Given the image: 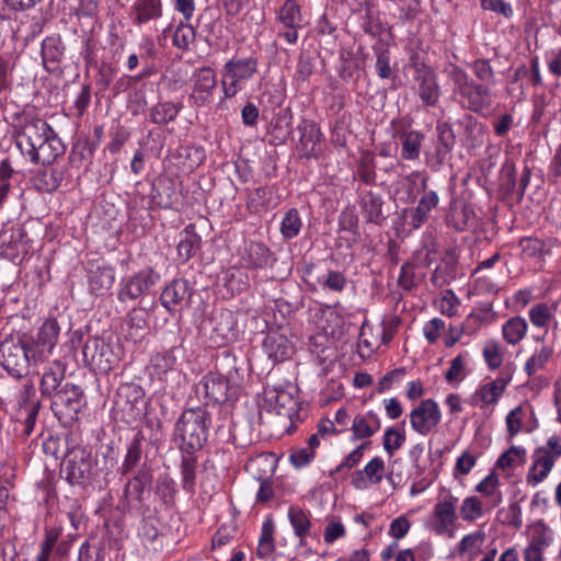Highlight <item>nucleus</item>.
Returning <instances> with one entry per match:
<instances>
[{"mask_svg":"<svg viewBox=\"0 0 561 561\" xmlns=\"http://www.w3.org/2000/svg\"><path fill=\"white\" fill-rule=\"evenodd\" d=\"M159 279L160 275L153 268L140 270L124 280L117 293V299L122 302L136 300L149 294Z\"/></svg>","mask_w":561,"mask_h":561,"instance_id":"obj_15","label":"nucleus"},{"mask_svg":"<svg viewBox=\"0 0 561 561\" xmlns=\"http://www.w3.org/2000/svg\"><path fill=\"white\" fill-rule=\"evenodd\" d=\"M94 465L91 450L82 446L72 447L68 450L64 462L67 481L71 485L89 484L94 476Z\"/></svg>","mask_w":561,"mask_h":561,"instance_id":"obj_8","label":"nucleus"},{"mask_svg":"<svg viewBox=\"0 0 561 561\" xmlns=\"http://www.w3.org/2000/svg\"><path fill=\"white\" fill-rule=\"evenodd\" d=\"M527 332V322L522 317L508 319L502 327L504 340L512 345L519 343Z\"/></svg>","mask_w":561,"mask_h":561,"instance_id":"obj_42","label":"nucleus"},{"mask_svg":"<svg viewBox=\"0 0 561 561\" xmlns=\"http://www.w3.org/2000/svg\"><path fill=\"white\" fill-rule=\"evenodd\" d=\"M552 318L551 308L546 304H536L529 309V319L537 328L547 327Z\"/></svg>","mask_w":561,"mask_h":561,"instance_id":"obj_62","label":"nucleus"},{"mask_svg":"<svg viewBox=\"0 0 561 561\" xmlns=\"http://www.w3.org/2000/svg\"><path fill=\"white\" fill-rule=\"evenodd\" d=\"M82 355L84 364L100 374H107L121 360L119 350L99 336L89 337L84 342Z\"/></svg>","mask_w":561,"mask_h":561,"instance_id":"obj_5","label":"nucleus"},{"mask_svg":"<svg viewBox=\"0 0 561 561\" xmlns=\"http://www.w3.org/2000/svg\"><path fill=\"white\" fill-rule=\"evenodd\" d=\"M66 366L60 360H54L44 371L39 390L44 397H55L58 387L65 378Z\"/></svg>","mask_w":561,"mask_h":561,"instance_id":"obj_31","label":"nucleus"},{"mask_svg":"<svg viewBox=\"0 0 561 561\" xmlns=\"http://www.w3.org/2000/svg\"><path fill=\"white\" fill-rule=\"evenodd\" d=\"M556 239L542 240L537 237H523L518 241L523 259H540L550 254Z\"/></svg>","mask_w":561,"mask_h":561,"instance_id":"obj_32","label":"nucleus"},{"mask_svg":"<svg viewBox=\"0 0 561 561\" xmlns=\"http://www.w3.org/2000/svg\"><path fill=\"white\" fill-rule=\"evenodd\" d=\"M288 519L294 528L295 535L301 540L309 534L311 522L307 513L299 506H290L288 510Z\"/></svg>","mask_w":561,"mask_h":561,"instance_id":"obj_46","label":"nucleus"},{"mask_svg":"<svg viewBox=\"0 0 561 561\" xmlns=\"http://www.w3.org/2000/svg\"><path fill=\"white\" fill-rule=\"evenodd\" d=\"M136 23L144 24L157 20L162 14L161 0H138L135 3Z\"/></svg>","mask_w":561,"mask_h":561,"instance_id":"obj_39","label":"nucleus"},{"mask_svg":"<svg viewBox=\"0 0 561 561\" xmlns=\"http://www.w3.org/2000/svg\"><path fill=\"white\" fill-rule=\"evenodd\" d=\"M182 488L192 493L195 490L197 459L194 454H183L181 459Z\"/></svg>","mask_w":561,"mask_h":561,"instance_id":"obj_43","label":"nucleus"},{"mask_svg":"<svg viewBox=\"0 0 561 561\" xmlns=\"http://www.w3.org/2000/svg\"><path fill=\"white\" fill-rule=\"evenodd\" d=\"M277 19L284 27L299 28L302 16L297 1L286 0L279 8Z\"/></svg>","mask_w":561,"mask_h":561,"instance_id":"obj_41","label":"nucleus"},{"mask_svg":"<svg viewBox=\"0 0 561 561\" xmlns=\"http://www.w3.org/2000/svg\"><path fill=\"white\" fill-rule=\"evenodd\" d=\"M409 417L412 430L419 435L426 436L437 427L442 413L435 400L425 399L410 412Z\"/></svg>","mask_w":561,"mask_h":561,"instance_id":"obj_17","label":"nucleus"},{"mask_svg":"<svg viewBox=\"0 0 561 561\" xmlns=\"http://www.w3.org/2000/svg\"><path fill=\"white\" fill-rule=\"evenodd\" d=\"M211 415L205 407L185 409L175 423L174 442L182 454H195L207 442Z\"/></svg>","mask_w":561,"mask_h":561,"instance_id":"obj_2","label":"nucleus"},{"mask_svg":"<svg viewBox=\"0 0 561 561\" xmlns=\"http://www.w3.org/2000/svg\"><path fill=\"white\" fill-rule=\"evenodd\" d=\"M553 457L545 447H539L534 453V462L527 474V483L533 486L542 482L554 466Z\"/></svg>","mask_w":561,"mask_h":561,"instance_id":"obj_28","label":"nucleus"},{"mask_svg":"<svg viewBox=\"0 0 561 561\" xmlns=\"http://www.w3.org/2000/svg\"><path fill=\"white\" fill-rule=\"evenodd\" d=\"M105 542L95 537L89 538L80 548V561H104Z\"/></svg>","mask_w":561,"mask_h":561,"instance_id":"obj_47","label":"nucleus"},{"mask_svg":"<svg viewBox=\"0 0 561 561\" xmlns=\"http://www.w3.org/2000/svg\"><path fill=\"white\" fill-rule=\"evenodd\" d=\"M405 442L404 431L391 426L386 428L382 437V446L389 457H392Z\"/></svg>","mask_w":561,"mask_h":561,"instance_id":"obj_51","label":"nucleus"},{"mask_svg":"<svg viewBox=\"0 0 561 561\" xmlns=\"http://www.w3.org/2000/svg\"><path fill=\"white\" fill-rule=\"evenodd\" d=\"M482 354L490 370L497 369L503 363V354L499 343L495 341H486Z\"/></svg>","mask_w":561,"mask_h":561,"instance_id":"obj_58","label":"nucleus"},{"mask_svg":"<svg viewBox=\"0 0 561 561\" xmlns=\"http://www.w3.org/2000/svg\"><path fill=\"white\" fill-rule=\"evenodd\" d=\"M381 427V420L377 412L358 413L352 422V439L364 440L375 435Z\"/></svg>","mask_w":561,"mask_h":561,"instance_id":"obj_26","label":"nucleus"},{"mask_svg":"<svg viewBox=\"0 0 561 561\" xmlns=\"http://www.w3.org/2000/svg\"><path fill=\"white\" fill-rule=\"evenodd\" d=\"M457 257L453 250H447L443 259V265H438L432 276L433 286L440 288L448 285L456 277Z\"/></svg>","mask_w":561,"mask_h":561,"instance_id":"obj_34","label":"nucleus"},{"mask_svg":"<svg viewBox=\"0 0 561 561\" xmlns=\"http://www.w3.org/2000/svg\"><path fill=\"white\" fill-rule=\"evenodd\" d=\"M33 359L22 336L14 340L7 337L0 344V365L13 378L21 379L27 376Z\"/></svg>","mask_w":561,"mask_h":561,"instance_id":"obj_6","label":"nucleus"},{"mask_svg":"<svg viewBox=\"0 0 561 561\" xmlns=\"http://www.w3.org/2000/svg\"><path fill=\"white\" fill-rule=\"evenodd\" d=\"M401 140V158L407 161H414L420 158L425 135L421 130L410 129L398 131Z\"/></svg>","mask_w":561,"mask_h":561,"instance_id":"obj_30","label":"nucleus"},{"mask_svg":"<svg viewBox=\"0 0 561 561\" xmlns=\"http://www.w3.org/2000/svg\"><path fill=\"white\" fill-rule=\"evenodd\" d=\"M16 128V146L23 156H27L35 147L43 145L54 130L50 125L39 117L24 115L22 123Z\"/></svg>","mask_w":561,"mask_h":561,"instance_id":"obj_9","label":"nucleus"},{"mask_svg":"<svg viewBox=\"0 0 561 561\" xmlns=\"http://www.w3.org/2000/svg\"><path fill=\"white\" fill-rule=\"evenodd\" d=\"M197 392H203L208 402H225L229 398V381L220 374L209 373L198 383Z\"/></svg>","mask_w":561,"mask_h":561,"instance_id":"obj_19","label":"nucleus"},{"mask_svg":"<svg viewBox=\"0 0 561 561\" xmlns=\"http://www.w3.org/2000/svg\"><path fill=\"white\" fill-rule=\"evenodd\" d=\"M499 477L495 472H491L482 481L476 485V491L486 496H492V506H497L502 502V494L497 491Z\"/></svg>","mask_w":561,"mask_h":561,"instance_id":"obj_52","label":"nucleus"},{"mask_svg":"<svg viewBox=\"0 0 561 561\" xmlns=\"http://www.w3.org/2000/svg\"><path fill=\"white\" fill-rule=\"evenodd\" d=\"M385 471V461L380 457H374L366 463L363 470H357L352 477V485L356 490H365L368 485L379 484Z\"/></svg>","mask_w":561,"mask_h":561,"instance_id":"obj_25","label":"nucleus"},{"mask_svg":"<svg viewBox=\"0 0 561 561\" xmlns=\"http://www.w3.org/2000/svg\"><path fill=\"white\" fill-rule=\"evenodd\" d=\"M293 131V113L289 107L280 108L272 118L270 135L279 144L284 142Z\"/></svg>","mask_w":561,"mask_h":561,"instance_id":"obj_33","label":"nucleus"},{"mask_svg":"<svg viewBox=\"0 0 561 561\" xmlns=\"http://www.w3.org/2000/svg\"><path fill=\"white\" fill-rule=\"evenodd\" d=\"M410 62L415 70L416 92L422 103L426 106L436 105L440 95L436 72L424 62L415 61L414 57L410 58Z\"/></svg>","mask_w":561,"mask_h":561,"instance_id":"obj_16","label":"nucleus"},{"mask_svg":"<svg viewBox=\"0 0 561 561\" xmlns=\"http://www.w3.org/2000/svg\"><path fill=\"white\" fill-rule=\"evenodd\" d=\"M272 199V191L268 186H259L249 192L247 207L251 213H260L266 208Z\"/></svg>","mask_w":561,"mask_h":561,"instance_id":"obj_48","label":"nucleus"},{"mask_svg":"<svg viewBox=\"0 0 561 561\" xmlns=\"http://www.w3.org/2000/svg\"><path fill=\"white\" fill-rule=\"evenodd\" d=\"M274 522L272 517H267L262 525V530L259 538L257 554L260 558L268 557L274 552Z\"/></svg>","mask_w":561,"mask_h":561,"instance_id":"obj_44","label":"nucleus"},{"mask_svg":"<svg viewBox=\"0 0 561 561\" xmlns=\"http://www.w3.org/2000/svg\"><path fill=\"white\" fill-rule=\"evenodd\" d=\"M302 222L296 208L289 209L280 224V233L285 239H293L298 236Z\"/></svg>","mask_w":561,"mask_h":561,"instance_id":"obj_53","label":"nucleus"},{"mask_svg":"<svg viewBox=\"0 0 561 561\" xmlns=\"http://www.w3.org/2000/svg\"><path fill=\"white\" fill-rule=\"evenodd\" d=\"M151 363L152 374L162 380L169 371L174 369L176 357L172 351L158 353L153 356Z\"/></svg>","mask_w":561,"mask_h":561,"instance_id":"obj_49","label":"nucleus"},{"mask_svg":"<svg viewBox=\"0 0 561 561\" xmlns=\"http://www.w3.org/2000/svg\"><path fill=\"white\" fill-rule=\"evenodd\" d=\"M263 347L267 356L274 362H283L289 358L293 353L291 343L278 332H270L264 339Z\"/></svg>","mask_w":561,"mask_h":561,"instance_id":"obj_29","label":"nucleus"},{"mask_svg":"<svg viewBox=\"0 0 561 561\" xmlns=\"http://www.w3.org/2000/svg\"><path fill=\"white\" fill-rule=\"evenodd\" d=\"M436 133L437 140L434 150L425 154L427 167L435 172L439 171L451 160V152L456 145V136L449 123H438L436 125Z\"/></svg>","mask_w":561,"mask_h":561,"instance_id":"obj_14","label":"nucleus"},{"mask_svg":"<svg viewBox=\"0 0 561 561\" xmlns=\"http://www.w3.org/2000/svg\"><path fill=\"white\" fill-rule=\"evenodd\" d=\"M468 357L467 353H462L457 355L451 359L450 366L445 373V380L448 383L460 382L466 377V359Z\"/></svg>","mask_w":561,"mask_h":561,"instance_id":"obj_57","label":"nucleus"},{"mask_svg":"<svg viewBox=\"0 0 561 561\" xmlns=\"http://www.w3.org/2000/svg\"><path fill=\"white\" fill-rule=\"evenodd\" d=\"M191 296L192 289L188 280L175 278L163 288L160 302L169 312H174L178 306L188 304Z\"/></svg>","mask_w":561,"mask_h":561,"instance_id":"obj_18","label":"nucleus"},{"mask_svg":"<svg viewBox=\"0 0 561 561\" xmlns=\"http://www.w3.org/2000/svg\"><path fill=\"white\" fill-rule=\"evenodd\" d=\"M192 91L188 103L196 108H210L218 85L217 75L211 67L196 69L191 78Z\"/></svg>","mask_w":561,"mask_h":561,"instance_id":"obj_11","label":"nucleus"},{"mask_svg":"<svg viewBox=\"0 0 561 561\" xmlns=\"http://www.w3.org/2000/svg\"><path fill=\"white\" fill-rule=\"evenodd\" d=\"M314 57L309 51H301L298 58L294 81L297 84L305 83L309 80L314 70Z\"/></svg>","mask_w":561,"mask_h":561,"instance_id":"obj_50","label":"nucleus"},{"mask_svg":"<svg viewBox=\"0 0 561 561\" xmlns=\"http://www.w3.org/2000/svg\"><path fill=\"white\" fill-rule=\"evenodd\" d=\"M60 537V530L57 528L46 529L41 550L35 561H49L51 551Z\"/></svg>","mask_w":561,"mask_h":561,"instance_id":"obj_59","label":"nucleus"},{"mask_svg":"<svg viewBox=\"0 0 561 561\" xmlns=\"http://www.w3.org/2000/svg\"><path fill=\"white\" fill-rule=\"evenodd\" d=\"M87 272L89 290L93 295L102 296L112 287L115 275L111 266L88 262Z\"/></svg>","mask_w":561,"mask_h":561,"instance_id":"obj_22","label":"nucleus"},{"mask_svg":"<svg viewBox=\"0 0 561 561\" xmlns=\"http://www.w3.org/2000/svg\"><path fill=\"white\" fill-rule=\"evenodd\" d=\"M65 46L59 35L48 36L42 42L41 55L43 66L48 72L59 70Z\"/></svg>","mask_w":561,"mask_h":561,"instance_id":"obj_27","label":"nucleus"},{"mask_svg":"<svg viewBox=\"0 0 561 561\" xmlns=\"http://www.w3.org/2000/svg\"><path fill=\"white\" fill-rule=\"evenodd\" d=\"M483 515L481 501L477 496H468L460 506V516L466 522H474Z\"/></svg>","mask_w":561,"mask_h":561,"instance_id":"obj_56","label":"nucleus"},{"mask_svg":"<svg viewBox=\"0 0 561 561\" xmlns=\"http://www.w3.org/2000/svg\"><path fill=\"white\" fill-rule=\"evenodd\" d=\"M358 205L366 222L382 225L386 216L382 213L383 198L379 193L371 190H357Z\"/></svg>","mask_w":561,"mask_h":561,"instance_id":"obj_20","label":"nucleus"},{"mask_svg":"<svg viewBox=\"0 0 561 561\" xmlns=\"http://www.w3.org/2000/svg\"><path fill=\"white\" fill-rule=\"evenodd\" d=\"M201 237L195 232L194 225H187L181 233V239L178 244V255L182 262H187L193 257L199 248Z\"/></svg>","mask_w":561,"mask_h":561,"instance_id":"obj_37","label":"nucleus"},{"mask_svg":"<svg viewBox=\"0 0 561 561\" xmlns=\"http://www.w3.org/2000/svg\"><path fill=\"white\" fill-rule=\"evenodd\" d=\"M152 480V469L144 463L124 485L123 500L126 505L138 511H148L146 501L150 495Z\"/></svg>","mask_w":561,"mask_h":561,"instance_id":"obj_10","label":"nucleus"},{"mask_svg":"<svg viewBox=\"0 0 561 561\" xmlns=\"http://www.w3.org/2000/svg\"><path fill=\"white\" fill-rule=\"evenodd\" d=\"M66 147L61 139L57 136L55 130L50 133L43 145L35 147V150L31 151L26 157L32 163L49 165L58 157L65 153Z\"/></svg>","mask_w":561,"mask_h":561,"instance_id":"obj_23","label":"nucleus"},{"mask_svg":"<svg viewBox=\"0 0 561 561\" xmlns=\"http://www.w3.org/2000/svg\"><path fill=\"white\" fill-rule=\"evenodd\" d=\"M271 251L262 242H250L242 256L244 264L251 268H263L271 261Z\"/></svg>","mask_w":561,"mask_h":561,"instance_id":"obj_36","label":"nucleus"},{"mask_svg":"<svg viewBox=\"0 0 561 561\" xmlns=\"http://www.w3.org/2000/svg\"><path fill=\"white\" fill-rule=\"evenodd\" d=\"M373 51L376 56V70L377 75L380 79H389L392 73V69L390 66V51L388 44L379 38L373 45Z\"/></svg>","mask_w":561,"mask_h":561,"instance_id":"obj_40","label":"nucleus"},{"mask_svg":"<svg viewBox=\"0 0 561 561\" xmlns=\"http://www.w3.org/2000/svg\"><path fill=\"white\" fill-rule=\"evenodd\" d=\"M182 103L161 102L150 110V121L158 125H167L173 122L181 112Z\"/></svg>","mask_w":561,"mask_h":561,"instance_id":"obj_38","label":"nucleus"},{"mask_svg":"<svg viewBox=\"0 0 561 561\" xmlns=\"http://www.w3.org/2000/svg\"><path fill=\"white\" fill-rule=\"evenodd\" d=\"M552 351L545 346L539 352L534 354L525 364V371L530 377L545 366L551 356Z\"/></svg>","mask_w":561,"mask_h":561,"instance_id":"obj_64","label":"nucleus"},{"mask_svg":"<svg viewBox=\"0 0 561 561\" xmlns=\"http://www.w3.org/2000/svg\"><path fill=\"white\" fill-rule=\"evenodd\" d=\"M484 134V126L482 123L474 119L470 116L465 126V137L466 141L472 146L477 147L482 142V136Z\"/></svg>","mask_w":561,"mask_h":561,"instance_id":"obj_61","label":"nucleus"},{"mask_svg":"<svg viewBox=\"0 0 561 561\" xmlns=\"http://www.w3.org/2000/svg\"><path fill=\"white\" fill-rule=\"evenodd\" d=\"M205 330L213 346L220 347L237 339V321L231 310L219 309L208 319Z\"/></svg>","mask_w":561,"mask_h":561,"instance_id":"obj_13","label":"nucleus"},{"mask_svg":"<svg viewBox=\"0 0 561 561\" xmlns=\"http://www.w3.org/2000/svg\"><path fill=\"white\" fill-rule=\"evenodd\" d=\"M512 380L510 374L502 375L496 379L481 385L473 394V400H480V408L496 405L500 398Z\"/></svg>","mask_w":561,"mask_h":561,"instance_id":"obj_24","label":"nucleus"},{"mask_svg":"<svg viewBox=\"0 0 561 561\" xmlns=\"http://www.w3.org/2000/svg\"><path fill=\"white\" fill-rule=\"evenodd\" d=\"M299 400L289 390L280 388H266L264 390L262 409L284 421V427L289 433L299 419Z\"/></svg>","mask_w":561,"mask_h":561,"instance_id":"obj_4","label":"nucleus"},{"mask_svg":"<svg viewBox=\"0 0 561 561\" xmlns=\"http://www.w3.org/2000/svg\"><path fill=\"white\" fill-rule=\"evenodd\" d=\"M322 134L314 125H308L304 128L300 137V142L307 156L316 154V146L319 145Z\"/></svg>","mask_w":561,"mask_h":561,"instance_id":"obj_55","label":"nucleus"},{"mask_svg":"<svg viewBox=\"0 0 561 561\" xmlns=\"http://www.w3.org/2000/svg\"><path fill=\"white\" fill-rule=\"evenodd\" d=\"M144 435L137 433L127 445L126 454L122 466L117 469L121 476L134 472L142 458Z\"/></svg>","mask_w":561,"mask_h":561,"instance_id":"obj_35","label":"nucleus"},{"mask_svg":"<svg viewBox=\"0 0 561 561\" xmlns=\"http://www.w3.org/2000/svg\"><path fill=\"white\" fill-rule=\"evenodd\" d=\"M259 60L250 56L228 60L221 71V90L224 99H232L245 88V84L257 72Z\"/></svg>","mask_w":561,"mask_h":561,"instance_id":"obj_3","label":"nucleus"},{"mask_svg":"<svg viewBox=\"0 0 561 561\" xmlns=\"http://www.w3.org/2000/svg\"><path fill=\"white\" fill-rule=\"evenodd\" d=\"M357 176L367 185L376 182L375 161L371 156L367 154L360 159L357 169Z\"/></svg>","mask_w":561,"mask_h":561,"instance_id":"obj_63","label":"nucleus"},{"mask_svg":"<svg viewBox=\"0 0 561 561\" xmlns=\"http://www.w3.org/2000/svg\"><path fill=\"white\" fill-rule=\"evenodd\" d=\"M450 222L458 231L474 230L478 227V219L472 208L461 207L450 215Z\"/></svg>","mask_w":561,"mask_h":561,"instance_id":"obj_45","label":"nucleus"},{"mask_svg":"<svg viewBox=\"0 0 561 561\" xmlns=\"http://www.w3.org/2000/svg\"><path fill=\"white\" fill-rule=\"evenodd\" d=\"M85 405L84 393L81 387L73 383H65L56 392L51 401V409L59 420L73 421Z\"/></svg>","mask_w":561,"mask_h":561,"instance_id":"obj_12","label":"nucleus"},{"mask_svg":"<svg viewBox=\"0 0 561 561\" xmlns=\"http://www.w3.org/2000/svg\"><path fill=\"white\" fill-rule=\"evenodd\" d=\"M476 79L458 65H450L448 79L454 100L465 110L484 115L492 106L495 71L491 59L477 58L469 64Z\"/></svg>","mask_w":561,"mask_h":561,"instance_id":"obj_1","label":"nucleus"},{"mask_svg":"<svg viewBox=\"0 0 561 561\" xmlns=\"http://www.w3.org/2000/svg\"><path fill=\"white\" fill-rule=\"evenodd\" d=\"M60 328L56 319H47L36 335L23 334L22 339L27 346L33 365L47 360L58 341Z\"/></svg>","mask_w":561,"mask_h":561,"instance_id":"obj_7","label":"nucleus"},{"mask_svg":"<svg viewBox=\"0 0 561 561\" xmlns=\"http://www.w3.org/2000/svg\"><path fill=\"white\" fill-rule=\"evenodd\" d=\"M526 450L518 446H512L510 449L504 451L496 460V467L506 470L515 465L517 459L520 462L525 461Z\"/></svg>","mask_w":561,"mask_h":561,"instance_id":"obj_60","label":"nucleus"},{"mask_svg":"<svg viewBox=\"0 0 561 561\" xmlns=\"http://www.w3.org/2000/svg\"><path fill=\"white\" fill-rule=\"evenodd\" d=\"M196 32L194 27L185 22H180L173 34V45L182 50H187L195 41Z\"/></svg>","mask_w":561,"mask_h":561,"instance_id":"obj_54","label":"nucleus"},{"mask_svg":"<svg viewBox=\"0 0 561 561\" xmlns=\"http://www.w3.org/2000/svg\"><path fill=\"white\" fill-rule=\"evenodd\" d=\"M457 497L448 495L445 500L439 501L434 506V516L436 518V523L434 524L433 529L437 535H453V529L457 520Z\"/></svg>","mask_w":561,"mask_h":561,"instance_id":"obj_21","label":"nucleus"}]
</instances>
